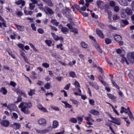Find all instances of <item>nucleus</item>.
Wrapping results in <instances>:
<instances>
[{
  "label": "nucleus",
  "instance_id": "1",
  "mask_svg": "<svg viewBox=\"0 0 134 134\" xmlns=\"http://www.w3.org/2000/svg\"><path fill=\"white\" fill-rule=\"evenodd\" d=\"M32 106L31 103H25L23 102L21 103L19 105V108L20 109L21 111L25 114H28L30 113V111L28 108H31Z\"/></svg>",
  "mask_w": 134,
  "mask_h": 134
},
{
  "label": "nucleus",
  "instance_id": "2",
  "mask_svg": "<svg viewBox=\"0 0 134 134\" xmlns=\"http://www.w3.org/2000/svg\"><path fill=\"white\" fill-rule=\"evenodd\" d=\"M127 59L131 63L134 62V52L128 53L127 55Z\"/></svg>",
  "mask_w": 134,
  "mask_h": 134
},
{
  "label": "nucleus",
  "instance_id": "3",
  "mask_svg": "<svg viewBox=\"0 0 134 134\" xmlns=\"http://www.w3.org/2000/svg\"><path fill=\"white\" fill-rule=\"evenodd\" d=\"M110 118L113 120V121H110L111 122L116 124L118 125H120V122L119 119H118L111 116H110Z\"/></svg>",
  "mask_w": 134,
  "mask_h": 134
},
{
  "label": "nucleus",
  "instance_id": "4",
  "mask_svg": "<svg viewBox=\"0 0 134 134\" xmlns=\"http://www.w3.org/2000/svg\"><path fill=\"white\" fill-rule=\"evenodd\" d=\"M93 45L98 52L101 53H102V51L100 48L99 46L95 41L93 43Z\"/></svg>",
  "mask_w": 134,
  "mask_h": 134
},
{
  "label": "nucleus",
  "instance_id": "5",
  "mask_svg": "<svg viewBox=\"0 0 134 134\" xmlns=\"http://www.w3.org/2000/svg\"><path fill=\"white\" fill-rule=\"evenodd\" d=\"M38 123L40 125L44 126L46 125V121L45 119L42 118L39 119L38 121Z\"/></svg>",
  "mask_w": 134,
  "mask_h": 134
},
{
  "label": "nucleus",
  "instance_id": "6",
  "mask_svg": "<svg viewBox=\"0 0 134 134\" xmlns=\"http://www.w3.org/2000/svg\"><path fill=\"white\" fill-rule=\"evenodd\" d=\"M1 123L2 125L5 127L8 126L10 124L9 122L7 120H3L2 121Z\"/></svg>",
  "mask_w": 134,
  "mask_h": 134
},
{
  "label": "nucleus",
  "instance_id": "7",
  "mask_svg": "<svg viewBox=\"0 0 134 134\" xmlns=\"http://www.w3.org/2000/svg\"><path fill=\"white\" fill-rule=\"evenodd\" d=\"M119 3L122 6H126L128 5V3L125 0H118Z\"/></svg>",
  "mask_w": 134,
  "mask_h": 134
},
{
  "label": "nucleus",
  "instance_id": "8",
  "mask_svg": "<svg viewBox=\"0 0 134 134\" xmlns=\"http://www.w3.org/2000/svg\"><path fill=\"white\" fill-rule=\"evenodd\" d=\"M15 3L18 5L21 4L22 7L24 6L25 4V2L22 0H19L15 2Z\"/></svg>",
  "mask_w": 134,
  "mask_h": 134
},
{
  "label": "nucleus",
  "instance_id": "9",
  "mask_svg": "<svg viewBox=\"0 0 134 134\" xmlns=\"http://www.w3.org/2000/svg\"><path fill=\"white\" fill-rule=\"evenodd\" d=\"M96 32L100 37L102 38H104V36L101 30L98 29H96Z\"/></svg>",
  "mask_w": 134,
  "mask_h": 134
},
{
  "label": "nucleus",
  "instance_id": "10",
  "mask_svg": "<svg viewBox=\"0 0 134 134\" xmlns=\"http://www.w3.org/2000/svg\"><path fill=\"white\" fill-rule=\"evenodd\" d=\"M0 92L2 93L4 95H6L8 93L7 90L4 87H2L0 89Z\"/></svg>",
  "mask_w": 134,
  "mask_h": 134
},
{
  "label": "nucleus",
  "instance_id": "11",
  "mask_svg": "<svg viewBox=\"0 0 134 134\" xmlns=\"http://www.w3.org/2000/svg\"><path fill=\"white\" fill-rule=\"evenodd\" d=\"M114 37L115 40L117 41H120L122 40V37L120 35H115Z\"/></svg>",
  "mask_w": 134,
  "mask_h": 134
},
{
  "label": "nucleus",
  "instance_id": "12",
  "mask_svg": "<svg viewBox=\"0 0 134 134\" xmlns=\"http://www.w3.org/2000/svg\"><path fill=\"white\" fill-rule=\"evenodd\" d=\"M90 112L94 115H98L99 113L97 110L95 109H92L90 111Z\"/></svg>",
  "mask_w": 134,
  "mask_h": 134
},
{
  "label": "nucleus",
  "instance_id": "13",
  "mask_svg": "<svg viewBox=\"0 0 134 134\" xmlns=\"http://www.w3.org/2000/svg\"><path fill=\"white\" fill-rule=\"evenodd\" d=\"M62 12L63 14L66 17L69 18L71 16V14H70V12H67L65 11V10H63Z\"/></svg>",
  "mask_w": 134,
  "mask_h": 134
},
{
  "label": "nucleus",
  "instance_id": "14",
  "mask_svg": "<svg viewBox=\"0 0 134 134\" xmlns=\"http://www.w3.org/2000/svg\"><path fill=\"white\" fill-rule=\"evenodd\" d=\"M15 25L19 30L21 31H23L24 30V28L23 26L17 24H15Z\"/></svg>",
  "mask_w": 134,
  "mask_h": 134
},
{
  "label": "nucleus",
  "instance_id": "15",
  "mask_svg": "<svg viewBox=\"0 0 134 134\" xmlns=\"http://www.w3.org/2000/svg\"><path fill=\"white\" fill-rule=\"evenodd\" d=\"M62 102L63 103H64L65 105V108H71L72 106L71 105H70L68 103H67V102L66 101H62Z\"/></svg>",
  "mask_w": 134,
  "mask_h": 134
},
{
  "label": "nucleus",
  "instance_id": "16",
  "mask_svg": "<svg viewBox=\"0 0 134 134\" xmlns=\"http://www.w3.org/2000/svg\"><path fill=\"white\" fill-rule=\"evenodd\" d=\"M68 29L66 27H63L61 29V31L64 34H66L68 33Z\"/></svg>",
  "mask_w": 134,
  "mask_h": 134
},
{
  "label": "nucleus",
  "instance_id": "17",
  "mask_svg": "<svg viewBox=\"0 0 134 134\" xmlns=\"http://www.w3.org/2000/svg\"><path fill=\"white\" fill-rule=\"evenodd\" d=\"M58 125V122L56 120L53 121V127L55 128L57 127Z\"/></svg>",
  "mask_w": 134,
  "mask_h": 134
},
{
  "label": "nucleus",
  "instance_id": "18",
  "mask_svg": "<svg viewBox=\"0 0 134 134\" xmlns=\"http://www.w3.org/2000/svg\"><path fill=\"white\" fill-rule=\"evenodd\" d=\"M125 11L126 13L129 15H131L132 13V10L130 8H127L126 9Z\"/></svg>",
  "mask_w": 134,
  "mask_h": 134
},
{
  "label": "nucleus",
  "instance_id": "19",
  "mask_svg": "<svg viewBox=\"0 0 134 134\" xmlns=\"http://www.w3.org/2000/svg\"><path fill=\"white\" fill-rule=\"evenodd\" d=\"M51 22L53 25L56 26H58L59 24V22H57L55 19H52Z\"/></svg>",
  "mask_w": 134,
  "mask_h": 134
},
{
  "label": "nucleus",
  "instance_id": "20",
  "mask_svg": "<svg viewBox=\"0 0 134 134\" xmlns=\"http://www.w3.org/2000/svg\"><path fill=\"white\" fill-rule=\"evenodd\" d=\"M105 43L107 44H108L110 43L111 42V40L110 38H107L105 39Z\"/></svg>",
  "mask_w": 134,
  "mask_h": 134
},
{
  "label": "nucleus",
  "instance_id": "21",
  "mask_svg": "<svg viewBox=\"0 0 134 134\" xmlns=\"http://www.w3.org/2000/svg\"><path fill=\"white\" fill-rule=\"evenodd\" d=\"M69 121L74 123H76L77 122V119L74 118H70L69 120Z\"/></svg>",
  "mask_w": 134,
  "mask_h": 134
},
{
  "label": "nucleus",
  "instance_id": "22",
  "mask_svg": "<svg viewBox=\"0 0 134 134\" xmlns=\"http://www.w3.org/2000/svg\"><path fill=\"white\" fill-rule=\"evenodd\" d=\"M14 105L13 104H11L8 105L7 106V108L9 109L11 111L14 110Z\"/></svg>",
  "mask_w": 134,
  "mask_h": 134
},
{
  "label": "nucleus",
  "instance_id": "23",
  "mask_svg": "<svg viewBox=\"0 0 134 134\" xmlns=\"http://www.w3.org/2000/svg\"><path fill=\"white\" fill-rule=\"evenodd\" d=\"M108 97L112 100H114L116 98V97L113 95L111 94H107Z\"/></svg>",
  "mask_w": 134,
  "mask_h": 134
},
{
  "label": "nucleus",
  "instance_id": "24",
  "mask_svg": "<svg viewBox=\"0 0 134 134\" xmlns=\"http://www.w3.org/2000/svg\"><path fill=\"white\" fill-rule=\"evenodd\" d=\"M111 81L113 85L115 87L117 88L119 90V87L118 86L114 80L113 79H111Z\"/></svg>",
  "mask_w": 134,
  "mask_h": 134
},
{
  "label": "nucleus",
  "instance_id": "25",
  "mask_svg": "<svg viewBox=\"0 0 134 134\" xmlns=\"http://www.w3.org/2000/svg\"><path fill=\"white\" fill-rule=\"evenodd\" d=\"M47 10L49 14L50 15H52L54 14V12L52 9L49 8H47L46 9Z\"/></svg>",
  "mask_w": 134,
  "mask_h": 134
},
{
  "label": "nucleus",
  "instance_id": "26",
  "mask_svg": "<svg viewBox=\"0 0 134 134\" xmlns=\"http://www.w3.org/2000/svg\"><path fill=\"white\" fill-rule=\"evenodd\" d=\"M128 115L130 119L132 121L134 120V118L132 112L130 111V113H128Z\"/></svg>",
  "mask_w": 134,
  "mask_h": 134
},
{
  "label": "nucleus",
  "instance_id": "27",
  "mask_svg": "<svg viewBox=\"0 0 134 134\" xmlns=\"http://www.w3.org/2000/svg\"><path fill=\"white\" fill-rule=\"evenodd\" d=\"M14 126L16 129H19L20 127L21 126L19 123H15L14 124Z\"/></svg>",
  "mask_w": 134,
  "mask_h": 134
},
{
  "label": "nucleus",
  "instance_id": "28",
  "mask_svg": "<svg viewBox=\"0 0 134 134\" xmlns=\"http://www.w3.org/2000/svg\"><path fill=\"white\" fill-rule=\"evenodd\" d=\"M98 78L99 80L104 85L106 84V83L105 81H103V79L100 76H98Z\"/></svg>",
  "mask_w": 134,
  "mask_h": 134
},
{
  "label": "nucleus",
  "instance_id": "29",
  "mask_svg": "<svg viewBox=\"0 0 134 134\" xmlns=\"http://www.w3.org/2000/svg\"><path fill=\"white\" fill-rule=\"evenodd\" d=\"M121 63H126V64L127 65H128L129 64V63L128 61L125 58H122L121 60Z\"/></svg>",
  "mask_w": 134,
  "mask_h": 134
},
{
  "label": "nucleus",
  "instance_id": "30",
  "mask_svg": "<svg viewBox=\"0 0 134 134\" xmlns=\"http://www.w3.org/2000/svg\"><path fill=\"white\" fill-rule=\"evenodd\" d=\"M45 43L47 44L48 46H51V44L52 43V41L50 40H47L45 41Z\"/></svg>",
  "mask_w": 134,
  "mask_h": 134
},
{
  "label": "nucleus",
  "instance_id": "31",
  "mask_svg": "<svg viewBox=\"0 0 134 134\" xmlns=\"http://www.w3.org/2000/svg\"><path fill=\"white\" fill-rule=\"evenodd\" d=\"M52 127L51 126H50L47 129L45 130H44V133L47 132H48L50 131H51L52 130Z\"/></svg>",
  "mask_w": 134,
  "mask_h": 134
},
{
  "label": "nucleus",
  "instance_id": "32",
  "mask_svg": "<svg viewBox=\"0 0 134 134\" xmlns=\"http://www.w3.org/2000/svg\"><path fill=\"white\" fill-rule=\"evenodd\" d=\"M37 5L39 7V8L41 10H43L44 11H46L45 9L43 7V5L42 4H38Z\"/></svg>",
  "mask_w": 134,
  "mask_h": 134
},
{
  "label": "nucleus",
  "instance_id": "33",
  "mask_svg": "<svg viewBox=\"0 0 134 134\" xmlns=\"http://www.w3.org/2000/svg\"><path fill=\"white\" fill-rule=\"evenodd\" d=\"M35 90L34 89H31L30 92L28 93V95L30 96H32L35 94Z\"/></svg>",
  "mask_w": 134,
  "mask_h": 134
},
{
  "label": "nucleus",
  "instance_id": "34",
  "mask_svg": "<svg viewBox=\"0 0 134 134\" xmlns=\"http://www.w3.org/2000/svg\"><path fill=\"white\" fill-rule=\"evenodd\" d=\"M51 34L52 36L53 37V38L56 41L58 40V36L56 35L54 33L51 32Z\"/></svg>",
  "mask_w": 134,
  "mask_h": 134
},
{
  "label": "nucleus",
  "instance_id": "35",
  "mask_svg": "<svg viewBox=\"0 0 134 134\" xmlns=\"http://www.w3.org/2000/svg\"><path fill=\"white\" fill-rule=\"evenodd\" d=\"M30 9L31 10H33L35 7V5L34 3H30L29 4Z\"/></svg>",
  "mask_w": 134,
  "mask_h": 134
},
{
  "label": "nucleus",
  "instance_id": "36",
  "mask_svg": "<svg viewBox=\"0 0 134 134\" xmlns=\"http://www.w3.org/2000/svg\"><path fill=\"white\" fill-rule=\"evenodd\" d=\"M92 86L96 90L99 89V86L96 83H94L93 84Z\"/></svg>",
  "mask_w": 134,
  "mask_h": 134
},
{
  "label": "nucleus",
  "instance_id": "37",
  "mask_svg": "<svg viewBox=\"0 0 134 134\" xmlns=\"http://www.w3.org/2000/svg\"><path fill=\"white\" fill-rule=\"evenodd\" d=\"M47 3V5L49 6L52 7L54 5L51 0H48Z\"/></svg>",
  "mask_w": 134,
  "mask_h": 134
},
{
  "label": "nucleus",
  "instance_id": "38",
  "mask_svg": "<svg viewBox=\"0 0 134 134\" xmlns=\"http://www.w3.org/2000/svg\"><path fill=\"white\" fill-rule=\"evenodd\" d=\"M24 13L26 15H31L33 13V12L31 11H24Z\"/></svg>",
  "mask_w": 134,
  "mask_h": 134
},
{
  "label": "nucleus",
  "instance_id": "39",
  "mask_svg": "<svg viewBox=\"0 0 134 134\" xmlns=\"http://www.w3.org/2000/svg\"><path fill=\"white\" fill-rule=\"evenodd\" d=\"M108 28L110 30H115L117 29V28L116 27L113 26L111 25H109L108 26Z\"/></svg>",
  "mask_w": 134,
  "mask_h": 134
},
{
  "label": "nucleus",
  "instance_id": "40",
  "mask_svg": "<svg viewBox=\"0 0 134 134\" xmlns=\"http://www.w3.org/2000/svg\"><path fill=\"white\" fill-rule=\"evenodd\" d=\"M81 46L82 47L84 48H87V44L84 42H82L81 43Z\"/></svg>",
  "mask_w": 134,
  "mask_h": 134
},
{
  "label": "nucleus",
  "instance_id": "41",
  "mask_svg": "<svg viewBox=\"0 0 134 134\" xmlns=\"http://www.w3.org/2000/svg\"><path fill=\"white\" fill-rule=\"evenodd\" d=\"M119 18V17L116 14L114 15L113 16V19L114 21L118 19Z\"/></svg>",
  "mask_w": 134,
  "mask_h": 134
},
{
  "label": "nucleus",
  "instance_id": "42",
  "mask_svg": "<svg viewBox=\"0 0 134 134\" xmlns=\"http://www.w3.org/2000/svg\"><path fill=\"white\" fill-rule=\"evenodd\" d=\"M42 66L44 67L47 68L49 67V65L47 63H44L42 64Z\"/></svg>",
  "mask_w": 134,
  "mask_h": 134
},
{
  "label": "nucleus",
  "instance_id": "43",
  "mask_svg": "<svg viewBox=\"0 0 134 134\" xmlns=\"http://www.w3.org/2000/svg\"><path fill=\"white\" fill-rule=\"evenodd\" d=\"M70 76L72 78H74L76 76V74H75V72L73 71L70 72Z\"/></svg>",
  "mask_w": 134,
  "mask_h": 134
},
{
  "label": "nucleus",
  "instance_id": "44",
  "mask_svg": "<svg viewBox=\"0 0 134 134\" xmlns=\"http://www.w3.org/2000/svg\"><path fill=\"white\" fill-rule=\"evenodd\" d=\"M44 87L46 89H48L50 88V85L49 83H47L45 85Z\"/></svg>",
  "mask_w": 134,
  "mask_h": 134
},
{
  "label": "nucleus",
  "instance_id": "45",
  "mask_svg": "<svg viewBox=\"0 0 134 134\" xmlns=\"http://www.w3.org/2000/svg\"><path fill=\"white\" fill-rule=\"evenodd\" d=\"M74 85L76 87H80L79 83L76 80L75 81V82L74 83Z\"/></svg>",
  "mask_w": 134,
  "mask_h": 134
},
{
  "label": "nucleus",
  "instance_id": "46",
  "mask_svg": "<svg viewBox=\"0 0 134 134\" xmlns=\"http://www.w3.org/2000/svg\"><path fill=\"white\" fill-rule=\"evenodd\" d=\"M17 46L22 49L24 50V45L20 43L18 44Z\"/></svg>",
  "mask_w": 134,
  "mask_h": 134
},
{
  "label": "nucleus",
  "instance_id": "47",
  "mask_svg": "<svg viewBox=\"0 0 134 134\" xmlns=\"http://www.w3.org/2000/svg\"><path fill=\"white\" fill-rule=\"evenodd\" d=\"M109 4L111 7H113L115 5V3L114 1H111L110 2Z\"/></svg>",
  "mask_w": 134,
  "mask_h": 134
},
{
  "label": "nucleus",
  "instance_id": "48",
  "mask_svg": "<svg viewBox=\"0 0 134 134\" xmlns=\"http://www.w3.org/2000/svg\"><path fill=\"white\" fill-rule=\"evenodd\" d=\"M71 31L76 34L78 33L77 30L75 28H72Z\"/></svg>",
  "mask_w": 134,
  "mask_h": 134
},
{
  "label": "nucleus",
  "instance_id": "49",
  "mask_svg": "<svg viewBox=\"0 0 134 134\" xmlns=\"http://www.w3.org/2000/svg\"><path fill=\"white\" fill-rule=\"evenodd\" d=\"M38 32L40 34H43L44 32L43 29L41 28H39L37 30Z\"/></svg>",
  "mask_w": 134,
  "mask_h": 134
},
{
  "label": "nucleus",
  "instance_id": "50",
  "mask_svg": "<svg viewBox=\"0 0 134 134\" xmlns=\"http://www.w3.org/2000/svg\"><path fill=\"white\" fill-rule=\"evenodd\" d=\"M49 26L51 27V30H54L55 31H57V29L55 27L51 25H50Z\"/></svg>",
  "mask_w": 134,
  "mask_h": 134
},
{
  "label": "nucleus",
  "instance_id": "51",
  "mask_svg": "<svg viewBox=\"0 0 134 134\" xmlns=\"http://www.w3.org/2000/svg\"><path fill=\"white\" fill-rule=\"evenodd\" d=\"M121 109L123 110V111H124V112L126 114L127 113L128 114V113H129L128 111L127 110V109L125 108L124 107H121Z\"/></svg>",
  "mask_w": 134,
  "mask_h": 134
},
{
  "label": "nucleus",
  "instance_id": "52",
  "mask_svg": "<svg viewBox=\"0 0 134 134\" xmlns=\"http://www.w3.org/2000/svg\"><path fill=\"white\" fill-rule=\"evenodd\" d=\"M76 119L80 122H82L83 120V118L81 117L78 116L77 117Z\"/></svg>",
  "mask_w": 134,
  "mask_h": 134
},
{
  "label": "nucleus",
  "instance_id": "53",
  "mask_svg": "<svg viewBox=\"0 0 134 134\" xmlns=\"http://www.w3.org/2000/svg\"><path fill=\"white\" fill-rule=\"evenodd\" d=\"M80 12L85 17L87 16L88 15V14L86 12Z\"/></svg>",
  "mask_w": 134,
  "mask_h": 134
},
{
  "label": "nucleus",
  "instance_id": "54",
  "mask_svg": "<svg viewBox=\"0 0 134 134\" xmlns=\"http://www.w3.org/2000/svg\"><path fill=\"white\" fill-rule=\"evenodd\" d=\"M70 100L75 105L78 104V102L76 100L72 99H70Z\"/></svg>",
  "mask_w": 134,
  "mask_h": 134
},
{
  "label": "nucleus",
  "instance_id": "55",
  "mask_svg": "<svg viewBox=\"0 0 134 134\" xmlns=\"http://www.w3.org/2000/svg\"><path fill=\"white\" fill-rule=\"evenodd\" d=\"M31 26L32 30L35 31L36 30V27L35 26V25L34 24H31Z\"/></svg>",
  "mask_w": 134,
  "mask_h": 134
},
{
  "label": "nucleus",
  "instance_id": "56",
  "mask_svg": "<svg viewBox=\"0 0 134 134\" xmlns=\"http://www.w3.org/2000/svg\"><path fill=\"white\" fill-rule=\"evenodd\" d=\"M36 132L37 133H44V130H36Z\"/></svg>",
  "mask_w": 134,
  "mask_h": 134
},
{
  "label": "nucleus",
  "instance_id": "57",
  "mask_svg": "<svg viewBox=\"0 0 134 134\" xmlns=\"http://www.w3.org/2000/svg\"><path fill=\"white\" fill-rule=\"evenodd\" d=\"M9 85L12 86L13 87H15L16 85V84L14 82L11 81Z\"/></svg>",
  "mask_w": 134,
  "mask_h": 134
},
{
  "label": "nucleus",
  "instance_id": "58",
  "mask_svg": "<svg viewBox=\"0 0 134 134\" xmlns=\"http://www.w3.org/2000/svg\"><path fill=\"white\" fill-rule=\"evenodd\" d=\"M70 86V83H69L68 84L66 85L64 88L66 90H68L69 89Z\"/></svg>",
  "mask_w": 134,
  "mask_h": 134
},
{
  "label": "nucleus",
  "instance_id": "59",
  "mask_svg": "<svg viewBox=\"0 0 134 134\" xmlns=\"http://www.w3.org/2000/svg\"><path fill=\"white\" fill-rule=\"evenodd\" d=\"M89 102L90 104L91 105H94V101L93 100L90 99L89 100Z\"/></svg>",
  "mask_w": 134,
  "mask_h": 134
},
{
  "label": "nucleus",
  "instance_id": "60",
  "mask_svg": "<svg viewBox=\"0 0 134 134\" xmlns=\"http://www.w3.org/2000/svg\"><path fill=\"white\" fill-rule=\"evenodd\" d=\"M131 7L133 11H134V0L131 3Z\"/></svg>",
  "mask_w": 134,
  "mask_h": 134
},
{
  "label": "nucleus",
  "instance_id": "61",
  "mask_svg": "<svg viewBox=\"0 0 134 134\" xmlns=\"http://www.w3.org/2000/svg\"><path fill=\"white\" fill-rule=\"evenodd\" d=\"M17 15L18 16H21L23 15V13L21 11H19L17 13Z\"/></svg>",
  "mask_w": 134,
  "mask_h": 134
},
{
  "label": "nucleus",
  "instance_id": "62",
  "mask_svg": "<svg viewBox=\"0 0 134 134\" xmlns=\"http://www.w3.org/2000/svg\"><path fill=\"white\" fill-rule=\"evenodd\" d=\"M13 117L15 119H16L18 118V115L17 114L15 113H13Z\"/></svg>",
  "mask_w": 134,
  "mask_h": 134
},
{
  "label": "nucleus",
  "instance_id": "63",
  "mask_svg": "<svg viewBox=\"0 0 134 134\" xmlns=\"http://www.w3.org/2000/svg\"><path fill=\"white\" fill-rule=\"evenodd\" d=\"M122 21L125 25H128L129 24L128 22L126 20H122Z\"/></svg>",
  "mask_w": 134,
  "mask_h": 134
},
{
  "label": "nucleus",
  "instance_id": "64",
  "mask_svg": "<svg viewBox=\"0 0 134 134\" xmlns=\"http://www.w3.org/2000/svg\"><path fill=\"white\" fill-rule=\"evenodd\" d=\"M114 10L116 12H118L119 10V7L117 6H115L114 8Z\"/></svg>",
  "mask_w": 134,
  "mask_h": 134
}]
</instances>
